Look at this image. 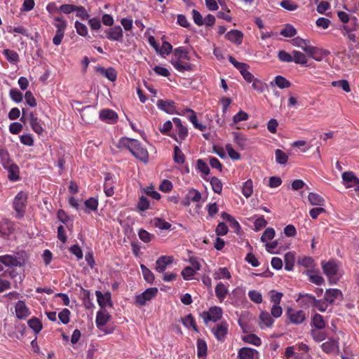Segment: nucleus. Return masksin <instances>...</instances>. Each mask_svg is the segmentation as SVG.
Returning <instances> with one entry per match:
<instances>
[{
	"label": "nucleus",
	"instance_id": "obj_31",
	"mask_svg": "<svg viewBox=\"0 0 359 359\" xmlns=\"http://www.w3.org/2000/svg\"><path fill=\"white\" fill-rule=\"evenodd\" d=\"M57 219L63 224H66L67 228L71 229L73 226V219L67 215L62 209L57 211Z\"/></svg>",
	"mask_w": 359,
	"mask_h": 359
},
{
	"label": "nucleus",
	"instance_id": "obj_51",
	"mask_svg": "<svg viewBox=\"0 0 359 359\" xmlns=\"http://www.w3.org/2000/svg\"><path fill=\"white\" fill-rule=\"evenodd\" d=\"M187 198L189 201L199 202L201 199V194L198 190L191 189L189 191Z\"/></svg>",
	"mask_w": 359,
	"mask_h": 359
},
{
	"label": "nucleus",
	"instance_id": "obj_63",
	"mask_svg": "<svg viewBox=\"0 0 359 359\" xmlns=\"http://www.w3.org/2000/svg\"><path fill=\"white\" fill-rule=\"evenodd\" d=\"M10 97L15 102L19 103L22 101V93L18 89L13 88L10 90Z\"/></svg>",
	"mask_w": 359,
	"mask_h": 359
},
{
	"label": "nucleus",
	"instance_id": "obj_8",
	"mask_svg": "<svg viewBox=\"0 0 359 359\" xmlns=\"http://www.w3.org/2000/svg\"><path fill=\"white\" fill-rule=\"evenodd\" d=\"M228 327L229 325L226 322H222L212 327V332L218 341H222L227 334Z\"/></svg>",
	"mask_w": 359,
	"mask_h": 359
},
{
	"label": "nucleus",
	"instance_id": "obj_37",
	"mask_svg": "<svg viewBox=\"0 0 359 359\" xmlns=\"http://www.w3.org/2000/svg\"><path fill=\"white\" fill-rule=\"evenodd\" d=\"M3 54L7 59L8 62L11 63H16L19 62V55L17 53V52L10 50V49H4L3 50Z\"/></svg>",
	"mask_w": 359,
	"mask_h": 359
},
{
	"label": "nucleus",
	"instance_id": "obj_12",
	"mask_svg": "<svg viewBox=\"0 0 359 359\" xmlns=\"http://www.w3.org/2000/svg\"><path fill=\"white\" fill-rule=\"evenodd\" d=\"M16 317L18 319H25L30 316L31 312L23 301L17 302L15 306Z\"/></svg>",
	"mask_w": 359,
	"mask_h": 359
},
{
	"label": "nucleus",
	"instance_id": "obj_34",
	"mask_svg": "<svg viewBox=\"0 0 359 359\" xmlns=\"http://www.w3.org/2000/svg\"><path fill=\"white\" fill-rule=\"evenodd\" d=\"M235 143L242 149H244L248 144L249 140L242 134L233 133Z\"/></svg>",
	"mask_w": 359,
	"mask_h": 359
},
{
	"label": "nucleus",
	"instance_id": "obj_23",
	"mask_svg": "<svg viewBox=\"0 0 359 359\" xmlns=\"http://www.w3.org/2000/svg\"><path fill=\"white\" fill-rule=\"evenodd\" d=\"M187 113L189 114V115L188 116V118H189V121L191 122V123L194 125L195 128H197L201 131H204L206 130L205 126H204L201 123H199L198 122V119H197L196 113L194 110H192L191 109H186L184 110L183 114H185Z\"/></svg>",
	"mask_w": 359,
	"mask_h": 359
},
{
	"label": "nucleus",
	"instance_id": "obj_28",
	"mask_svg": "<svg viewBox=\"0 0 359 359\" xmlns=\"http://www.w3.org/2000/svg\"><path fill=\"white\" fill-rule=\"evenodd\" d=\"M226 38L236 44H241L243 41V34L237 29L231 30L226 34Z\"/></svg>",
	"mask_w": 359,
	"mask_h": 359
},
{
	"label": "nucleus",
	"instance_id": "obj_6",
	"mask_svg": "<svg viewBox=\"0 0 359 359\" xmlns=\"http://www.w3.org/2000/svg\"><path fill=\"white\" fill-rule=\"evenodd\" d=\"M201 316L205 322L208 320L217 322L222 316V309L218 306H212L208 312H203Z\"/></svg>",
	"mask_w": 359,
	"mask_h": 359
},
{
	"label": "nucleus",
	"instance_id": "obj_26",
	"mask_svg": "<svg viewBox=\"0 0 359 359\" xmlns=\"http://www.w3.org/2000/svg\"><path fill=\"white\" fill-rule=\"evenodd\" d=\"M185 60H180L179 61L172 62L171 64L173 67L179 72H183L185 71H193L194 69V65L185 62Z\"/></svg>",
	"mask_w": 359,
	"mask_h": 359
},
{
	"label": "nucleus",
	"instance_id": "obj_59",
	"mask_svg": "<svg viewBox=\"0 0 359 359\" xmlns=\"http://www.w3.org/2000/svg\"><path fill=\"white\" fill-rule=\"evenodd\" d=\"M332 85L334 87H339L347 93L351 91L350 86L347 80L342 79L339 81H335L332 83Z\"/></svg>",
	"mask_w": 359,
	"mask_h": 359
},
{
	"label": "nucleus",
	"instance_id": "obj_7",
	"mask_svg": "<svg viewBox=\"0 0 359 359\" xmlns=\"http://www.w3.org/2000/svg\"><path fill=\"white\" fill-rule=\"evenodd\" d=\"M286 314L290 322L293 324H301L304 321L306 318L304 312L301 310L298 311L294 309L288 308Z\"/></svg>",
	"mask_w": 359,
	"mask_h": 359
},
{
	"label": "nucleus",
	"instance_id": "obj_43",
	"mask_svg": "<svg viewBox=\"0 0 359 359\" xmlns=\"http://www.w3.org/2000/svg\"><path fill=\"white\" fill-rule=\"evenodd\" d=\"M197 355L198 358H203L206 355L207 353V344L206 342L201 339H198L197 340Z\"/></svg>",
	"mask_w": 359,
	"mask_h": 359
},
{
	"label": "nucleus",
	"instance_id": "obj_54",
	"mask_svg": "<svg viewBox=\"0 0 359 359\" xmlns=\"http://www.w3.org/2000/svg\"><path fill=\"white\" fill-rule=\"evenodd\" d=\"M329 303L325 300V298L321 299H316L313 307L317 309L320 312H324L327 310Z\"/></svg>",
	"mask_w": 359,
	"mask_h": 359
},
{
	"label": "nucleus",
	"instance_id": "obj_61",
	"mask_svg": "<svg viewBox=\"0 0 359 359\" xmlns=\"http://www.w3.org/2000/svg\"><path fill=\"white\" fill-rule=\"evenodd\" d=\"M141 269L145 280L150 283H152L154 280V273L143 264L141 265Z\"/></svg>",
	"mask_w": 359,
	"mask_h": 359
},
{
	"label": "nucleus",
	"instance_id": "obj_41",
	"mask_svg": "<svg viewBox=\"0 0 359 359\" xmlns=\"http://www.w3.org/2000/svg\"><path fill=\"white\" fill-rule=\"evenodd\" d=\"M309 201L312 205H323L324 198L316 193H310L308 196Z\"/></svg>",
	"mask_w": 359,
	"mask_h": 359
},
{
	"label": "nucleus",
	"instance_id": "obj_29",
	"mask_svg": "<svg viewBox=\"0 0 359 359\" xmlns=\"http://www.w3.org/2000/svg\"><path fill=\"white\" fill-rule=\"evenodd\" d=\"M305 274L309 277V279L311 283L317 285H323L325 282L324 278L318 273L312 270H307L305 272Z\"/></svg>",
	"mask_w": 359,
	"mask_h": 359
},
{
	"label": "nucleus",
	"instance_id": "obj_40",
	"mask_svg": "<svg viewBox=\"0 0 359 359\" xmlns=\"http://www.w3.org/2000/svg\"><path fill=\"white\" fill-rule=\"evenodd\" d=\"M151 223L155 227L163 230H168L171 227V224L169 222L158 217L154 218Z\"/></svg>",
	"mask_w": 359,
	"mask_h": 359
},
{
	"label": "nucleus",
	"instance_id": "obj_14",
	"mask_svg": "<svg viewBox=\"0 0 359 359\" xmlns=\"http://www.w3.org/2000/svg\"><path fill=\"white\" fill-rule=\"evenodd\" d=\"M343 183L346 188H350L359 184V179L351 172H344L341 175Z\"/></svg>",
	"mask_w": 359,
	"mask_h": 359
},
{
	"label": "nucleus",
	"instance_id": "obj_21",
	"mask_svg": "<svg viewBox=\"0 0 359 359\" xmlns=\"http://www.w3.org/2000/svg\"><path fill=\"white\" fill-rule=\"evenodd\" d=\"M240 359H258V352L253 348L243 347L238 351Z\"/></svg>",
	"mask_w": 359,
	"mask_h": 359
},
{
	"label": "nucleus",
	"instance_id": "obj_4",
	"mask_svg": "<svg viewBox=\"0 0 359 359\" xmlns=\"http://www.w3.org/2000/svg\"><path fill=\"white\" fill-rule=\"evenodd\" d=\"M157 293L158 289L156 287L148 288L142 294L136 296L135 303L139 306H144L147 301H150L154 298Z\"/></svg>",
	"mask_w": 359,
	"mask_h": 359
},
{
	"label": "nucleus",
	"instance_id": "obj_20",
	"mask_svg": "<svg viewBox=\"0 0 359 359\" xmlns=\"http://www.w3.org/2000/svg\"><path fill=\"white\" fill-rule=\"evenodd\" d=\"M158 107L168 114H174L175 112V103L172 100H158L157 101Z\"/></svg>",
	"mask_w": 359,
	"mask_h": 359
},
{
	"label": "nucleus",
	"instance_id": "obj_2",
	"mask_svg": "<svg viewBox=\"0 0 359 359\" xmlns=\"http://www.w3.org/2000/svg\"><path fill=\"white\" fill-rule=\"evenodd\" d=\"M54 26L56 27V32L53 39V43L55 46H59L64 37L65 31L67 27V22L60 17L54 18Z\"/></svg>",
	"mask_w": 359,
	"mask_h": 359
},
{
	"label": "nucleus",
	"instance_id": "obj_38",
	"mask_svg": "<svg viewBox=\"0 0 359 359\" xmlns=\"http://www.w3.org/2000/svg\"><path fill=\"white\" fill-rule=\"evenodd\" d=\"M259 319L261 325H264L266 327L271 326L274 321L271 315L266 311L261 312ZM261 327H262V325H261Z\"/></svg>",
	"mask_w": 359,
	"mask_h": 359
},
{
	"label": "nucleus",
	"instance_id": "obj_13",
	"mask_svg": "<svg viewBox=\"0 0 359 359\" xmlns=\"http://www.w3.org/2000/svg\"><path fill=\"white\" fill-rule=\"evenodd\" d=\"M100 118L109 124H113L117 121L118 115L117 114L109 109H104L100 111Z\"/></svg>",
	"mask_w": 359,
	"mask_h": 359
},
{
	"label": "nucleus",
	"instance_id": "obj_42",
	"mask_svg": "<svg viewBox=\"0 0 359 359\" xmlns=\"http://www.w3.org/2000/svg\"><path fill=\"white\" fill-rule=\"evenodd\" d=\"M312 325L315 327V329L325 328V322L324 321L323 317L318 313L314 314L312 318Z\"/></svg>",
	"mask_w": 359,
	"mask_h": 359
},
{
	"label": "nucleus",
	"instance_id": "obj_53",
	"mask_svg": "<svg viewBox=\"0 0 359 359\" xmlns=\"http://www.w3.org/2000/svg\"><path fill=\"white\" fill-rule=\"evenodd\" d=\"M276 161L278 163L284 165L287 162L288 156L280 149H276L275 152Z\"/></svg>",
	"mask_w": 359,
	"mask_h": 359
},
{
	"label": "nucleus",
	"instance_id": "obj_27",
	"mask_svg": "<svg viewBox=\"0 0 359 359\" xmlns=\"http://www.w3.org/2000/svg\"><path fill=\"white\" fill-rule=\"evenodd\" d=\"M229 293L228 285L219 282L215 287V294L220 302H222Z\"/></svg>",
	"mask_w": 359,
	"mask_h": 359
},
{
	"label": "nucleus",
	"instance_id": "obj_1",
	"mask_svg": "<svg viewBox=\"0 0 359 359\" xmlns=\"http://www.w3.org/2000/svg\"><path fill=\"white\" fill-rule=\"evenodd\" d=\"M117 147L127 149L136 158L143 162L148 161L149 154L147 149L137 140L126 137H122L118 140Z\"/></svg>",
	"mask_w": 359,
	"mask_h": 359
},
{
	"label": "nucleus",
	"instance_id": "obj_62",
	"mask_svg": "<svg viewBox=\"0 0 359 359\" xmlns=\"http://www.w3.org/2000/svg\"><path fill=\"white\" fill-rule=\"evenodd\" d=\"M225 148L229 156L232 160H238L241 158V154L233 148L231 144H227Z\"/></svg>",
	"mask_w": 359,
	"mask_h": 359
},
{
	"label": "nucleus",
	"instance_id": "obj_33",
	"mask_svg": "<svg viewBox=\"0 0 359 359\" xmlns=\"http://www.w3.org/2000/svg\"><path fill=\"white\" fill-rule=\"evenodd\" d=\"M298 299L301 300L302 302L307 306L313 307L316 299L312 294L307 293H299Z\"/></svg>",
	"mask_w": 359,
	"mask_h": 359
},
{
	"label": "nucleus",
	"instance_id": "obj_45",
	"mask_svg": "<svg viewBox=\"0 0 359 359\" xmlns=\"http://www.w3.org/2000/svg\"><path fill=\"white\" fill-rule=\"evenodd\" d=\"M285 269L286 271H292L294 264V256L292 252H287L285 255Z\"/></svg>",
	"mask_w": 359,
	"mask_h": 359
},
{
	"label": "nucleus",
	"instance_id": "obj_11",
	"mask_svg": "<svg viewBox=\"0 0 359 359\" xmlns=\"http://www.w3.org/2000/svg\"><path fill=\"white\" fill-rule=\"evenodd\" d=\"M116 179L110 173H107L104 177V191L107 196H112L114 194V186L116 184Z\"/></svg>",
	"mask_w": 359,
	"mask_h": 359
},
{
	"label": "nucleus",
	"instance_id": "obj_50",
	"mask_svg": "<svg viewBox=\"0 0 359 359\" xmlns=\"http://www.w3.org/2000/svg\"><path fill=\"white\" fill-rule=\"evenodd\" d=\"M252 181L251 180H248L243 184L242 193L246 198H249L252 195Z\"/></svg>",
	"mask_w": 359,
	"mask_h": 359
},
{
	"label": "nucleus",
	"instance_id": "obj_58",
	"mask_svg": "<svg viewBox=\"0 0 359 359\" xmlns=\"http://www.w3.org/2000/svg\"><path fill=\"white\" fill-rule=\"evenodd\" d=\"M138 236L140 239L144 243H149L154 238L153 234L142 229H140Z\"/></svg>",
	"mask_w": 359,
	"mask_h": 359
},
{
	"label": "nucleus",
	"instance_id": "obj_52",
	"mask_svg": "<svg viewBox=\"0 0 359 359\" xmlns=\"http://www.w3.org/2000/svg\"><path fill=\"white\" fill-rule=\"evenodd\" d=\"M0 160L4 168H7L8 164L11 163L8 151L3 148L0 149Z\"/></svg>",
	"mask_w": 359,
	"mask_h": 359
},
{
	"label": "nucleus",
	"instance_id": "obj_18",
	"mask_svg": "<svg viewBox=\"0 0 359 359\" xmlns=\"http://www.w3.org/2000/svg\"><path fill=\"white\" fill-rule=\"evenodd\" d=\"M95 70L100 75L108 79L110 81H114L116 79L117 74L116 70L112 67L107 69L104 68L101 66H97L95 67Z\"/></svg>",
	"mask_w": 359,
	"mask_h": 359
},
{
	"label": "nucleus",
	"instance_id": "obj_60",
	"mask_svg": "<svg viewBox=\"0 0 359 359\" xmlns=\"http://www.w3.org/2000/svg\"><path fill=\"white\" fill-rule=\"evenodd\" d=\"M336 346L337 342L334 340H329L322 344L321 348L323 351L328 353L332 352L334 350Z\"/></svg>",
	"mask_w": 359,
	"mask_h": 359
},
{
	"label": "nucleus",
	"instance_id": "obj_56",
	"mask_svg": "<svg viewBox=\"0 0 359 359\" xmlns=\"http://www.w3.org/2000/svg\"><path fill=\"white\" fill-rule=\"evenodd\" d=\"M248 297L252 302L256 304H261L262 302V295L257 290H250L248 292Z\"/></svg>",
	"mask_w": 359,
	"mask_h": 359
},
{
	"label": "nucleus",
	"instance_id": "obj_15",
	"mask_svg": "<svg viewBox=\"0 0 359 359\" xmlns=\"http://www.w3.org/2000/svg\"><path fill=\"white\" fill-rule=\"evenodd\" d=\"M174 261V259L172 256H161L156 261V271L158 273H163L167 268V266L172 264Z\"/></svg>",
	"mask_w": 359,
	"mask_h": 359
},
{
	"label": "nucleus",
	"instance_id": "obj_48",
	"mask_svg": "<svg viewBox=\"0 0 359 359\" xmlns=\"http://www.w3.org/2000/svg\"><path fill=\"white\" fill-rule=\"evenodd\" d=\"M210 182L212 186V190L215 193L220 194L222 192L223 185L221 180L219 178L216 177H212L210 180Z\"/></svg>",
	"mask_w": 359,
	"mask_h": 359
},
{
	"label": "nucleus",
	"instance_id": "obj_55",
	"mask_svg": "<svg viewBox=\"0 0 359 359\" xmlns=\"http://www.w3.org/2000/svg\"><path fill=\"white\" fill-rule=\"evenodd\" d=\"M243 340L248 344H253L255 346H259L261 344V339L257 335L254 334H250L243 337Z\"/></svg>",
	"mask_w": 359,
	"mask_h": 359
},
{
	"label": "nucleus",
	"instance_id": "obj_5",
	"mask_svg": "<svg viewBox=\"0 0 359 359\" xmlns=\"http://www.w3.org/2000/svg\"><path fill=\"white\" fill-rule=\"evenodd\" d=\"M322 268L324 273L327 276L331 284L335 283L332 282V278L337 274L339 266L337 262L334 260L329 262H323Z\"/></svg>",
	"mask_w": 359,
	"mask_h": 359
},
{
	"label": "nucleus",
	"instance_id": "obj_25",
	"mask_svg": "<svg viewBox=\"0 0 359 359\" xmlns=\"http://www.w3.org/2000/svg\"><path fill=\"white\" fill-rule=\"evenodd\" d=\"M188 135V129L187 127L182 126L181 127L176 128V134L173 133L170 135L177 142L181 143L184 140Z\"/></svg>",
	"mask_w": 359,
	"mask_h": 359
},
{
	"label": "nucleus",
	"instance_id": "obj_39",
	"mask_svg": "<svg viewBox=\"0 0 359 359\" xmlns=\"http://www.w3.org/2000/svg\"><path fill=\"white\" fill-rule=\"evenodd\" d=\"M292 61L296 64L306 65L307 63V58L305 54L298 50L292 51Z\"/></svg>",
	"mask_w": 359,
	"mask_h": 359
},
{
	"label": "nucleus",
	"instance_id": "obj_22",
	"mask_svg": "<svg viewBox=\"0 0 359 359\" xmlns=\"http://www.w3.org/2000/svg\"><path fill=\"white\" fill-rule=\"evenodd\" d=\"M180 60H190L189 52L183 47H179L174 50L170 62L172 63Z\"/></svg>",
	"mask_w": 359,
	"mask_h": 359
},
{
	"label": "nucleus",
	"instance_id": "obj_46",
	"mask_svg": "<svg viewBox=\"0 0 359 359\" xmlns=\"http://www.w3.org/2000/svg\"><path fill=\"white\" fill-rule=\"evenodd\" d=\"M173 160L178 164H182L184 162L185 156L178 146L174 147Z\"/></svg>",
	"mask_w": 359,
	"mask_h": 359
},
{
	"label": "nucleus",
	"instance_id": "obj_35",
	"mask_svg": "<svg viewBox=\"0 0 359 359\" xmlns=\"http://www.w3.org/2000/svg\"><path fill=\"white\" fill-rule=\"evenodd\" d=\"M27 324H28L29 327L32 330H33V331L36 334L39 333L43 327L41 320L36 317H33L31 319H29L27 322Z\"/></svg>",
	"mask_w": 359,
	"mask_h": 359
},
{
	"label": "nucleus",
	"instance_id": "obj_24",
	"mask_svg": "<svg viewBox=\"0 0 359 359\" xmlns=\"http://www.w3.org/2000/svg\"><path fill=\"white\" fill-rule=\"evenodd\" d=\"M110 318V315L105 309L98 311L96 315V325L98 328L105 325Z\"/></svg>",
	"mask_w": 359,
	"mask_h": 359
},
{
	"label": "nucleus",
	"instance_id": "obj_32",
	"mask_svg": "<svg viewBox=\"0 0 359 359\" xmlns=\"http://www.w3.org/2000/svg\"><path fill=\"white\" fill-rule=\"evenodd\" d=\"M8 172V178L12 181H15L19 178V168L15 163H9L7 165Z\"/></svg>",
	"mask_w": 359,
	"mask_h": 359
},
{
	"label": "nucleus",
	"instance_id": "obj_17",
	"mask_svg": "<svg viewBox=\"0 0 359 359\" xmlns=\"http://www.w3.org/2000/svg\"><path fill=\"white\" fill-rule=\"evenodd\" d=\"M306 53L310 57L316 61L320 62L323 60L325 56H327L329 54V52L325 50L311 46L310 48L307 50Z\"/></svg>",
	"mask_w": 359,
	"mask_h": 359
},
{
	"label": "nucleus",
	"instance_id": "obj_19",
	"mask_svg": "<svg viewBox=\"0 0 359 359\" xmlns=\"http://www.w3.org/2000/svg\"><path fill=\"white\" fill-rule=\"evenodd\" d=\"M95 295L97 299V302L99 306L103 309L107 306H111L112 303L111 302V294L107 292L104 294H102L100 291H96Z\"/></svg>",
	"mask_w": 359,
	"mask_h": 359
},
{
	"label": "nucleus",
	"instance_id": "obj_57",
	"mask_svg": "<svg viewBox=\"0 0 359 359\" xmlns=\"http://www.w3.org/2000/svg\"><path fill=\"white\" fill-rule=\"evenodd\" d=\"M275 236V230L273 228H267L263 233L261 241L263 243H266L272 240Z\"/></svg>",
	"mask_w": 359,
	"mask_h": 359
},
{
	"label": "nucleus",
	"instance_id": "obj_3",
	"mask_svg": "<svg viewBox=\"0 0 359 359\" xmlns=\"http://www.w3.org/2000/svg\"><path fill=\"white\" fill-rule=\"evenodd\" d=\"M27 199V194L23 191L19 192L14 198L13 208L17 212L18 217H21L24 215Z\"/></svg>",
	"mask_w": 359,
	"mask_h": 359
},
{
	"label": "nucleus",
	"instance_id": "obj_16",
	"mask_svg": "<svg viewBox=\"0 0 359 359\" xmlns=\"http://www.w3.org/2000/svg\"><path fill=\"white\" fill-rule=\"evenodd\" d=\"M0 262L8 267L21 266L24 264V262L11 255L0 256Z\"/></svg>",
	"mask_w": 359,
	"mask_h": 359
},
{
	"label": "nucleus",
	"instance_id": "obj_30",
	"mask_svg": "<svg viewBox=\"0 0 359 359\" xmlns=\"http://www.w3.org/2000/svg\"><path fill=\"white\" fill-rule=\"evenodd\" d=\"M292 43L293 46L302 48L306 53L311 46L309 40L302 39L299 36L294 38Z\"/></svg>",
	"mask_w": 359,
	"mask_h": 359
},
{
	"label": "nucleus",
	"instance_id": "obj_64",
	"mask_svg": "<svg viewBox=\"0 0 359 359\" xmlns=\"http://www.w3.org/2000/svg\"><path fill=\"white\" fill-rule=\"evenodd\" d=\"M280 6L283 8L292 11L296 10L298 8L297 4H296L292 0H283L280 4Z\"/></svg>",
	"mask_w": 359,
	"mask_h": 359
},
{
	"label": "nucleus",
	"instance_id": "obj_9",
	"mask_svg": "<svg viewBox=\"0 0 359 359\" xmlns=\"http://www.w3.org/2000/svg\"><path fill=\"white\" fill-rule=\"evenodd\" d=\"M106 37L111 41L121 42L123 41V30L118 25L114 26L105 30Z\"/></svg>",
	"mask_w": 359,
	"mask_h": 359
},
{
	"label": "nucleus",
	"instance_id": "obj_44",
	"mask_svg": "<svg viewBox=\"0 0 359 359\" xmlns=\"http://www.w3.org/2000/svg\"><path fill=\"white\" fill-rule=\"evenodd\" d=\"M323 329H313L311 330V334L313 339L318 342L322 341L325 339L327 334Z\"/></svg>",
	"mask_w": 359,
	"mask_h": 359
},
{
	"label": "nucleus",
	"instance_id": "obj_47",
	"mask_svg": "<svg viewBox=\"0 0 359 359\" xmlns=\"http://www.w3.org/2000/svg\"><path fill=\"white\" fill-rule=\"evenodd\" d=\"M280 34L285 37H292L297 34V29L292 25L287 24L280 31Z\"/></svg>",
	"mask_w": 359,
	"mask_h": 359
},
{
	"label": "nucleus",
	"instance_id": "obj_10",
	"mask_svg": "<svg viewBox=\"0 0 359 359\" xmlns=\"http://www.w3.org/2000/svg\"><path fill=\"white\" fill-rule=\"evenodd\" d=\"M324 297L329 304H333L336 300L341 301L344 298L341 291L336 288L326 290Z\"/></svg>",
	"mask_w": 359,
	"mask_h": 359
},
{
	"label": "nucleus",
	"instance_id": "obj_36",
	"mask_svg": "<svg viewBox=\"0 0 359 359\" xmlns=\"http://www.w3.org/2000/svg\"><path fill=\"white\" fill-rule=\"evenodd\" d=\"M231 277V276L230 272L225 267L219 268L218 270L215 271L213 273V278L216 280H220L222 278L230 279Z\"/></svg>",
	"mask_w": 359,
	"mask_h": 359
},
{
	"label": "nucleus",
	"instance_id": "obj_49",
	"mask_svg": "<svg viewBox=\"0 0 359 359\" xmlns=\"http://www.w3.org/2000/svg\"><path fill=\"white\" fill-rule=\"evenodd\" d=\"M274 83L281 89L287 88L291 86L290 82L282 76H276Z\"/></svg>",
	"mask_w": 359,
	"mask_h": 359
}]
</instances>
